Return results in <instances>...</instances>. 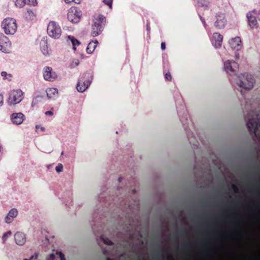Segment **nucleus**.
I'll return each instance as SVG.
<instances>
[{
    "instance_id": "1",
    "label": "nucleus",
    "mask_w": 260,
    "mask_h": 260,
    "mask_svg": "<svg viewBox=\"0 0 260 260\" xmlns=\"http://www.w3.org/2000/svg\"><path fill=\"white\" fill-rule=\"evenodd\" d=\"M2 27L6 34L13 35L17 30V24L15 19L7 17L2 21Z\"/></svg>"
},
{
    "instance_id": "2",
    "label": "nucleus",
    "mask_w": 260,
    "mask_h": 260,
    "mask_svg": "<svg viewBox=\"0 0 260 260\" xmlns=\"http://www.w3.org/2000/svg\"><path fill=\"white\" fill-rule=\"evenodd\" d=\"M24 93L20 89L13 90L10 92L7 103L11 107H15L23 99Z\"/></svg>"
},
{
    "instance_id": "3",
    "label": "nucleus",
    "mask_w": 260,
    "mask_h": 260,
    "mask_svg": "<svg viewBox=\"0 0 260 260\" xmlns=\"http://www.w3.org/2000/svg\"><path fill=\"white\" fill-rule=\"evenodd\" d=\"M254 83V79L251 75L243 74L240 77L239 86L243 88L250 89L253 87Z\"/></svg>"
},
{
    "instance_id": "4",
    "label": "nucleus",
    "mask_w": 260,
    "mask_h": 260,
    "mask_svg": "<svg viewBox=\"0 0 260 260\" xmlns=\"http://www.w3.org/2000/svg\"><path fill=\"white\" fill-rule=\"evenodd\" d=\"M61 33L59 25L55 21H50L47 26V34L51 38H58Z\"/></svg>"
},
{
    "instance_id": "5",
    "label": "nucleus",
    "mask_w": 260,
    "mask_h": 260,
    "mask_svg": "<svg viewBox=\"0 0 260 260\" xmlns=\"http://www.w3.org/2000/svg\"><path fill=\"white\" fill-rule=\"evenodd\" d=\"M81 12L75 7H72L68 13V19L72 23H76L80 21Z\"/></svg>"
},
{
    "instance_id": "6",
    "label": "nucleus",
    "mask_w": 260,
    "mask_h": 260,
    "mask_svg": "<svg viewBox=\"0 0 260 260\" xmlns=\"http://www.w3.org/2000/svg\"><path fill=\"white\" fill-rule=\"evenodd\" d=\"M238 68V64L234 61L227 60L224 62L223 70L229 75H235Z\"/></svg>"
},
{
    "instance_id": "7",
    "label": "nucleus",
    "mask_w": 260,
    "mask_h": 260,
    "mask_svg": "<svg viewBox=\"0 0 260 260\" xmlns=\"http://www.w3.org/2000/svg\"><path fill=\"white\" fill-rule=\"evenodd\" d=\"M105 19L104 16H99L94 18V24L92 26L91 34L93 36H97L102 28L101 22Z\"/></svg>"
},
{
    "instance_id": "8",
    "label": "nucleus",
    "mask_w": 260,
    "mask_h": 260,
    "mask_svg": "<svg viewBox=\"0 0 260 260\" xmlns=\"http://www.w3.org/2000/svg\"><path fill=\"white\" fill-rule=\"evenodd\" d=\"M25 118V115L21 112L13 113L10 116V120L12 123L17 125L22 124Z\"/></svg>"
},
{
    "instance_id": "9",
    "label": "nucleus",
    "mask_w": 260,
    "mask_h": 260,
    "mask_svg": "<svg viewBox=\"0 0 260 260\" xmlns=\"http://www.w3.org/2000/svg\"><path fill=\"white\" fill-rule=\"evenodd\" d=\"M11 49V43L5 36L0 37V50L4 53H9Z\"/></svg>"
},
{
    "instance_id": "10",
    "label": "nucleus",
    "mask_w": 260,
    "mask_h": 260,
    "mask_svg": "<svg viewBox=\"0 0 260 260\" xmlns=\"http://www.w3.org/2000/svg\"><path fill=\"white\" fill-rule=\"evenodd\" d=\"M247 22L249 27L252 29H256L258 27V22L256 19V15L254 11L249 12L246 15Z\"/></svg>"
},
{
    "instance_id": "11",
    "label": "nucleus",
    "mask_w": 260,
    "mask_h": 260,
    "mask_svg": "<svg viewBox=\"0 0 260 260\" xmlns=\"http://www.w3.org/2000/svg\"><path fill=\"white\" fill-rule=\"evenodd\" d=\"M226 24V20L224 14L221 13L217 14L215 16V21L214 26L217 29H221L224 27Z\"/></svg>"
},
{
    "instance_id": "12",
    "label": "nucleus",
    "mask_w": 260,
    "mask_h": 260,
    "mask_svg": "<svg viewBox=\"0 0 260 260\" xmlns=\"http://www.w3.org/2000/svg\"><path fill=\"white\" fill-rule=\"evenodd\" d=\"M229 44L233 49L239 50L242 47V41L239 37H235L229 41Z\"/></svg>"
},
{
    "instance_id": "13",
    "label": "nucleus",
    "mask_w": 260,
    "mask_h": 260,
    "mask_svg": "<svg viewBox=\"0 0 260 260\" xmlns=\"http://www.w3.org/2000/svg\"><path fill=\"white\" fill-rule=\"evenodd\" d=\"M43 75L44 78L46 80H52L56 77V74L52 72V70L50 67H45L43 71Z\"/></svg>"
},
{
    "instance_id": "14",
    "label": "nucleus",
    "mask_w": 260,
    "mask_h": 260,
    "mask_svg": "<svg viewBox=\"0 0 260 260\" xmlns=\"http://www.w3.org/2000/svg\"><path fill=\"white\" fill-rule=\"evenodd\" d=\"M223 37L218 32H215L212 36V44L216 48H219L221 46Z\"/></svg>"
},
{
    "instance_id": "15",
    "label": "nucleus",
    "mask_w": 260,
    "mask_h": 260,
    "mask_svg": "<svg viewBox=\"0 0 260 260\" xmlns=\"http://www.w3.org/2000/svg\"><path fill=\"white\" fill-rule=\"evenodd\" d=\"M90 83L89 81L80 80L77 84L76 88L79 92H83L87 89Z\"/></svg>"
},
{
    "instance_id": "16",
    "label": "nucleus",
    "mask_w": 260,
    "mask_h": 260,
    "mask_svg": "<svg viewBox=\"0 0 260 260\" xmlns=\"http://www.w3.org/2000/svg\"><path fill=\"white\" fill-rule=\"evenodd\" d=\"M15 240L16 243L18 245L24 244L26 241V237L24 234L18 232L15 235Z\"/></svg>"
},
{
    "instance_id": "17",
    "label": "nucleus",
    "mask_w": 260,
    "mask_h": 260,
    "mask_svg": "<svg viewBox=\"0 0 260 260\" xmlns=\"http://www.w3.org/2000/svg\"><path fill=\"white\" fill-rule=\"evenodd\" d=\"M46 91L47 97L51 100L55 99L58 96V91L55 88H48L46 89Z\"/></svg>"
},
{
    "instance_id": "18",
    "label": "nucleus",
    "mask_w": 260,
    "mask_h": 260,
    "mask_svg": "<svg viewBox=\"0 0 260 260\" xmlns=\"http://www.w3.org/2000/svg\"><path fill=\"white\" fill-rule=\"evenodd\" d=\"M17 210L16 209H11L6 217V222L8 223L12 222L13 219L17 217Z\"/></svg>"
},
{
    "instance_id": "19",
    "label": "nucleus",
    "mask_w": 260,
    "mask_h": 260,
    "mask_svg": "<svg viewBox=\"0 0 260 260\" xmlns=\"http://www.w3.org/2000/svg\"><path fill=\"white\" fill-rule=\"evenodd\" d=\"M40 49L41 52L44 55H49V51L48 47L47 42L45 40H42L40 42Z\"/></svg>"
},
{
    "instance_id": "20",
    "label": "nucleus",
    "mask_w": 260,
    "mask_h": 260,
    "mask_svg": "<svg viewBox=\"0 0 260 260\" xmlns=\"http://www.w3.org/2000/svg\"><path fill=\"white\" fill-rule=\"evenodd\" d=\"M98 42L96 41L95 42H90L88 46L86 48L87 52L89 54L92 53L95 50V48L97 46Z\"/></svg>"
},
{
    "instance_id": "21",
    "label": "nucleus",
    "mask_w": 260,
    "mask_h": 260,
    "mask_svg": "<svg viewBox=\"0 0 260 260\" xmlns=\"http://www.w3.org/2000/svg\"><path fill=\"white\" fill-rule=\"evenodd\" d=\"M24 16L26 19L28 20H33L36 17V14L31 10H27Z\"/></svg>"
},
{
    "instance_id": "22",
    "label": "nucleus",
    "mask_w": 260,
    "mask_h": 260,
    "mask_svg": "<svg viewBox=\"0 0 260 260\" xmlns=\"http://www.w3.org/2000/svg\"><path fill=\"white\" fill-rule=\"evenodd\" d=\"M68 40L72 43L73 49L74 50H76V46H79L80 45V42L78 40L75 39L74 37L69 36L68 37Z\"/></svg>"
},
{
    "instance_id": "23",
    "label": "nucleus",
    "mask_w": 260,
    "mask_h": 260,
    "mask_svg": "<svg viewBox=\"0 0 260 260\" xmlns=\"http://www.w3.org/2000/svg\"><path fill=\"white\" fill-rule=\"evenodd\" d=\"M12 233L10 231H8L3 234L2 236V240L4 242H5L11 236Z\"/></svg>"
},
{
    "instance_id": "24",
    "label": "nucleus",
    "mask_w": 260,
    "mask_h": 260,
    "mask_svg": "<svg viewBox=\"0 0 260 260\" xmlns=\"http://www.w3.org/2000/svg\"><path fill=\"white\" fill-rule=\"evenodd\" d=\"M15 6L19 8L23 7L25 4V0H15Z\"/></svg>"
},
{
    "instance_id": "25",
    "label": "nucleus",
    "mask_w": 260,
    "mask_h": 260,
    "mask_svg": "<svg viewBox=\"0 0 260 260\" xmlns=\"http://www.w3.org/2000/svg\"><path fill=\"white\" fill-rule=\"evenodd\" d=\"M55 253L56 256H57L60 260H66L65 256L62 252L56 251Z\"/></svg>"
},
{
    "instance_id": "26",
    "label": "nucleus",
    "mask_w": 260,
    "mask_h": 260,
    "mask_svg": "<svg viewBox=\"0 0 260 260\" xmlns=\"http://www.w3.org/2000/svg\"><path fill=\"white\" fill-rule=\"evenodd\" d=\"M62 170H63V166L61 164H59L55 167V170L58 173L61 172L62 171Z\"/></svg>"
},
{
    "instance_id": "27",
    "label": "nucleus",
    "mask_w": 260,
    "mask_h": 260,
    "mask_svg": "<svg viewBox=\"0 0 260 260\" xmlns=\"http://www.w3.org/2000/svg\"><path fill=\"white\" fill-rule=\"evenodd\" d=\"M1 75L3 77L4 79H9L11 77L10 75H8L6 72H2Z\"/></svg>"
},
{
    "instance_id": "28",
    "label": "nucleus",
    "mask_w": 260,
    "mask_h": 260,
    "mask_svg": "<svg viewBox=\"0 0 260 260\" xmlns=\"http://www.w3.org/2000/svg\"><path fill=\"white\" fill-rule=\"evenodd\" d=\"M104 2L107 4L110 8L112 6V0H104Z\"/></svg>"
},
{
    "instance_id": "29",
    "label": "nucleus",
    "mask_w": 260,
    "mask_h": 260,
    "mask_svg": "<svg viewBox=\"0 0 260 260\" xmlns=\"http://www.w3.org/2000/svg\"><path fill=\"white\" fill-rule=\"evenodd\" d=\"M66 3H75L76 4H79L81 0H64Z\"/></svg>"
},
{
    "instance_id": "30",
    "label": "nucleus",
    "mask_w": 260,
    "mask_h": 260,
    "mask_svg": "<svg viewBox=\"0 0 260 260\" xmlns=\"http://www.w3.org/2000/svg\"><path fill=\"white\" fill-rule=\"evenodd\" d=\"M79 64V61L78 60H75L72 62L71 66L72 68H74L75 67L78 66Z\"/></svg>"
},
{
    "instance_id": "31",
    "label": "nucleus",
    "mask_w": 260,
    "mask_h": 260,
    "mask_svg": "<svg viewBox=\"0 0 260 260\" xmlns=\"http://www.w3.org/2000/svg\"><path fill=\"white\" fill-rule=\"evenodd\" d=\"M30 5L36 6L37 4V0H28Z\"/></svg>"
},
{
    "instance_id": "32",
    "label": "nucleus",
    "mask_w": 260,
    "mask_h": 260,
    "mask_svg": "<svg viewBox=\"0 0 260 260\" xmlns=\"http://www.w3.org/2000/svg\"><path fill=\"white\" fill-rule=\"evenodd\" d=\"M4 104V96L3 94H0V107L2 106Z\"/></svg>"
},
{
    "instance_id": "33",
    "label": "nucleus",
    "mask_w": 260,
    "mask_h": 260,
    "mask_svg": "<svg viewBox=\"0 0 260 260\" xmlns=\"http://www.w3.org/2000/svg\"><path fill=\"white\" fill-rule=\"evenodd\" d=\"M56 255L55 253H50L49 254V257H50V260H54Z\"/></svg>"
},
{
    "instance_id": "34",
    "label": "nucleus",
    "mask_w": 260,
    "mask_h": 260,
    "mask_svg": "<svg viewBox=\"0 0 260 260\" xmlns=\"http://www.w3.org/2000/svg\"><path fill=\"white\" fill-rule=\"evenodd\" d=\"M165 77L168 80H170L172 79V76L170 73H167L165 75Z\"/></svg>"
},
{
    "instance_id": "35",
    "label": "nucleus",
    "mask_w": 260,
    "mask_h": 260,
    "mask_svg": "<svg viewBox=\"0 0 260 260\" xmlns=\"http://www.w3.org/2000/svg\"><path fill=\"white\" fill-rule=\"evenodd\" d=\"M161 48L162 50H165L166 48V45L165 43H161Z\"/></svg>"
},
{
    "instance_id": "36",
    "label": "nucleus",
    "mask_w": 260,
    "mask_h": 260,
    "mask_svg": "<svg viewBox=\"0 0 260 260\" xmlns=\"http://www.w3.org/2000/svg\"><path fill=\"white\" fill-rule=\"evenodd\" d=\"M252 124H252L251 122H249L248 123L247 125H248V127H249V128L250 129H251V125H252Z\"/></svg>"
},
{
    "instance_id": "37",
    "label": "nucleus",
    "mask_w": 260,
    "mask_h": 260,
    "mask_svg": "<svg viewBox=\"0 0 260 260\" xmlns=\"http://www.w3.org/2000/svg\"><path fill=\"white\" fill-rule=\"evenodd\" d=\"M46 115H52L53 114L52 112L51 111H47L45 113Z\"/></svg>"
},
{
    "instance_id": "38",
    "label": "nucleus",
    "mask_w": 260,
    "mask_h": 260,
    "mask_svg": "<svg viewBox=\"0 0 260 260\" xmlns=\"http://www.w3.org/2000/svg\"><path fill=\"white\" fill-rule=\"evenodd\" d=\"M258 20L260 21V10L258 12Z\"/></svg>"
},
{
    "instance_id": "39",
    "label": "nucleus",
    "mask_w": 260,
    "mask_h": 260,
    "mask_svg": "<svg viewBox=\"0 0 260 260\" xmlns=\"http://www.w3.org/2000/svg\"><path fill=\"white\" fill-rule=\"evenodd\" d=\"M32 257H33V256H31L29 259L25 258V259H24L23 260H31Z\"/></svg>"
},
{
    "instance_id": "40",
    "label": "nucleus",
    "mask_w": 260,
    "mask_h": 260,
    "mask_svg": "<svg viewBox=\"0 0 260 260\" xmlns=\"http://www.w3.org/2000/svg\"><path fill=\"white\" fill-rule=\"evenodd\" d=\"M257 128H260V125H256Z\"/></svg>"
},
{
    "instance_id": "41",
    "label": "nucleus",
    "mask_w": 260,
    "mask_h": 260,
    "mask_svg": "<svg viewBox=\"0 0 260 260\" xmlns=\"http://www.w3.org/2000/svg\"><path fill=\"white\" fill-rule=\"evenodd\" d=\"M107 243L109 244H110L111 243V242H110V241H109V242H107Z\"/></svg>"
}]
</instances>
